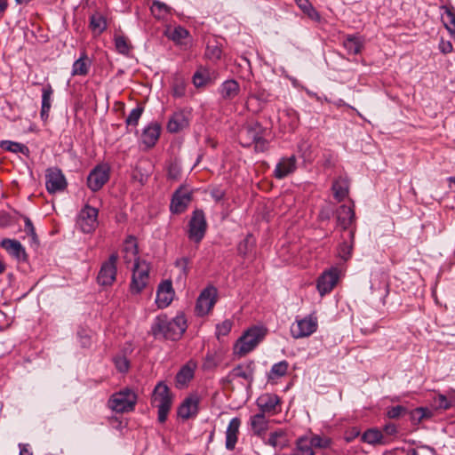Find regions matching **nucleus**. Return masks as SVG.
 Instances as JSON below:
<instances>
[{"label":"nucleus","instance_id":"obj_7","mask_svg":"<svg viewBox=\"0 0 455 455\" xmlns=\"http://www.w3.org/2000/svg\"><path fill=\"white\" fill-rule=\"evenodd\" d=\"M207 228V222L202 210H196L188 223V236L189 240L199 243L204 237Z\"/></svg>","mask_w":455,"mask_h":455},{"label":"nucleus","instance_id":"obj_41","mask_svg":"<svg viewBox=\"0 0 455 455\" xmlns=\"http://www.w3.org/2000/svg\"><path fill=\"white\" fill-rule=\"evenodd\" d=\"M289 364L286 361H281L279 363H275L268 373L269 379H275L281 377H283L288 371Z\"/></svg>","mask_w":455,"mask_h":455},{"label":"nucleus","instance_id":"obj_54","mask_svg":"<svg viewBox=\"0 0 455 455\" xmlns=\"http://www.w3.org/2000/svg\"><path fill=\"white\" fill-rule=\"evenodd\" d=\"M283 436V432H273L270 434L267 443L275 448H276V447L282 448L284 446V443H282L279 439Z\"/></svg>","mask_w":455,"mask_h":455},{"label":"nucleus","instance_id":"obj_14","mask_svg":"<svg viewBox=\"0 0 455 455\" xmlns=\"http://www.w3.org/2000/svg\"><path fill=\"white\" fill-rule=\"evenodd\" d=\"M46 188L50 194L62 191L67 187L66 179L58 168H50L46 171Z\"/></svg>","mask_w":455,"mask_h":455},{"label":"nucleus","instance_id":"obj_47","mask_svg":"<svg viewBox=\"0 0 455 455\" xmlns=\"http://www.w3.org/2000/svg\"><path fill=\"white\" fill-rule=\"evenodd\" d=\"M144 108L140 106L133 108L129 116H127L125 123L127 125L136 126L139 123V120L143 113Z\"/></svg>","mask_w":455,"mask_h":455},{"label":"nucleus","instance_id":"obj_42","mask_svg":"<svg viewBox=\"0 0 455 455\" xmlns=\"http://www.w3.org/2000/svg\"><path fill=\"white\" fill-rule=\"evenodd\" d=\"M410 419L414 424L420 423L425 419H429L432 416V412L424 407H418L409 412Z\"/></svg>","mask_w":455,"mask_h":455},{"label":"nucleus","instance_id":"obj_40","mask_svg":"<svg viewBox=\"0 0 455 455\" xmlns=\"http://www.w3.org/2000/svg\"><path fill=\"white\" fill-rule=\"evenodd\" d=\"M90 27L93 32L100 34L107 28L106 19L101 14H93L90 19Z\"/></svg>","mask_w":455,"mask_h":455},{"label":"nucleus","instance_id":"obj_24","mask_svg":"<svg viewBox=\"0 0 455 455\" xmlns=\"http://www.w3.org/2000/svg\"><path fill=\"white\" fill-rule=\"evenodd\" d=\"M161 133V125L156 123L153 122L149 124L143 131L141 135V140L143 144H145L147 147L151 148L155 146L156 141L159 139Z\"/></svg>","mask_w":455,"mask_h":455},{"label":"nucleus","instance_id":"obj_32","mask_svg":"<svg viewBox=\"0 0 455 455\" xmlns=\"http://www.w3.org/2000/svg\"><path fill=\"white\" fill-rule=\"evenodd\" d=\"M251 427L253 434L261 436L266 433L268 427V421L266 415L263 413H257L251 418Z\"/></svg>","mask_w":455,"mask_h":455},{"label":"nucleus","instance_id":"obj_8","mask_svg":"<svg viewBox=\"0 0 455 455\" xmlns=\"http://www.w3.org/2000/svg\"><path fill=\"white\" fill-rule=\"evenodd\" d=\"M317 318L309 315L302 319H297L291 326V334L294 339L308 337L317 330Z\"/></svg>","mask_w":455,"mask_h":455},{"label":"nucleus","instance_id":"obj_34","mask_svg":"<svg viewBox=\"0 0 455 455\" xmlns=\"http://www.w3.org/2000/svg\"><path fill=\"white\" fill-rule=\"evenodd\" d=\"M190 259L188 257H181L175 260L174 267L177 272V280L185 282L189 272Z\"/></svg>","mask_w":455,"mask_h":455},{"label":"nucleus","instance_id":"obj_61","mask_svg":"<svg viewBox=\"0 0 455 455\" xmlns=\"http://www.w3.org/2000/svg\"><path fill=\"white\" fill-rule=\"evenodd\" d=\"M439 49L443 53H450L452 52L453 46L450 41L442 40L439 44Z\"/></svg>","mask_w":455,"mask_h":455},{"label":"nucleus","instance_id":"obj_3","mask_svg":"<svg viewBox=\"0 0 455 455\" xmlns=\"http://www.w3.org/2000/svg\"><path fill=\"white\" fill-rule=\"evenodd\" d=\"M266 132L259 122L247 123L239 130V142L244 148L254 145L256 152H264L268 148V141L265 139Z\"/></svg>","mask_w":455,"mask_h":455},{"label":"nucleus","instance_id":"obj_43","mask_svg":"<svg viewBox=\"0 0 455 455\" xmlns=\"http://www.w3.org/2000/svg\"><path fill=\"white\" fill-rule=\"evenodd\" d=\"M309 438L310 444L313 448L319 449H326L329 448L331 444V439L327 436H321L318 435H314Z\"/></svg>","mask_w":455,"mask_h":455},{"label":"nucleus","instance_id":"obj_19","mask_svg":"<svg viewBox=\"0 0 455 455\" xmlns=\"http://www.w3.org/2000/svg\"><path fill=\"white\" fill-rule=\"evenodd\" d=\"M189 124L188 114L184 110L174 112L167 124V130L175 133L188 127Z\"/></svg>","mask_w":455,"mask_h":455},{"label":"nucleus","instance_id":"obj_63","mask_svg":"<svg viewBox=\"0 0 455 455\" xmlns=\"http://www.w3.org/2000/svg\"><path fill=\"white\" fill-rule=\"evenodd\" d=\"M20 455H32V453L30 452V451L28 448V445L20 444Z\"/></svg>","mask_w":455,"mask_h":455},{"label":"nucleus","instance_id":"obj_6","mask_svg":"<svg viewBox=\"0 0 455 455\" xmlns=\"http://www.w3.org/2000/svg\"><path fill=\"white\" fill-rule=\"evenodd\" d=\"M137 403V395L129 388H124L111 395L108 407L118 413L129 412L134 410Z\"/></svg>","mask_w":455,"mask_h":455},{"label":"nucleus","instance_id":"obj_53","mask_svg":"<svg viewBox=\"0 0 455 455\" xmlns=\"http://www.w3.org/2000/svg\"><path fill=\"white\" fill-rule=\"evenodd\" d=\"M181 172L180 165L177 162H172L168 166V178L173 180H179Z\"/></svg>","mask_w":455,"mask_h":455},{"label":"nucleus","instance_id":"obj_16","mask_svg":"<svg viewBox=\"0 0 455 455\" xmlns=\"http://www.w3.org/2000/svg\"><path fill=\"white\" fill-rule=\"evenodd\" d=\"M173 296L174 291L172 290V282L166 280L160 283L158 286L156 303L157 304L158 307L164 308L171 304L173 299Z\"/></svg>","mask_w":455,"mask_h":455},{"label":"nucleus","instance_id":"obj_38","mask_svg":"<svg viewBox=\"0 0 455 455\" xmlns=\"http://www.w3.org/2000/svg\"><path fill=\"white\" fill-rule=\"evenodd\" d=\"M0 148L9 152L21 153L26 156L29 155V149L26 145L12 140H1Z\"/></svg>","mask_w":455,"mask_h":455},{"label":"nucleus","instance_id":"obj_13","mask_svg":"<svg viewBox=\"0 0 455 455\" xmlns=\"http://www.w3.org/2000/svg\"><path fill=\"white\" fill-rule=\"evenodd\" d=\"M256 403L260 413L275 415L279 411L280 398L275 394L265 393L257 398Z\"/></svg>","mask_w":455,"mask_h":455},{"label":"nucleus","instance_id":"obj_60","mask_svg":"<svg viewBox=\"0 0 455 455\" xmlns=\"http://www.w3.org/2000/svg\"><path fill=\"white\" fill-rule=\"evenodd\" d=\"M436 403L439 408L441 409H449L451 407L450 402L447 400V398L443 395H439Z\"/></svg>","mask_w":455,"mask_h":455},{"label":"nucleus","instance_id":"obj_50","mask_svg":"<svg viewBox=\"0 0 455 455\" xmlns=\"http://www.w3.org/2000/svg\"><path fill=\"white\" fill-rule=\"evenodd\" d=\"M114 363L120 372H126L130 367V362L124 355H116Z\"/></svg>","mask_w":455,"mask_h":455},{"label":"nucleus","instance_id":"obj_15","mask_svg":"<svg viewBox=\"0 0 455 455\" xmlns=\"http://www.w3.org/2000/svg\"><path fill=\"white\" fill-rule=\"evenodd\" d=\"M297 168V158L295 156L283 157L277 163L274 170V177L282 180L293 173Z\"/></svg>","mask_w":455,"mask_h":455},{"label":"nucleus","instance_id":"obj_23","mask_svg":"<svg viewBox=\"0 0 455 455\" xmlns=\"http://www.w3.org/2000/svg\"><path fill=\"white\" fill-rule=\"evenodd\" d=\"M241 426V419L237 417L233 418L227 427L226 430V449L228 451H233L237 443V435L239 433V428Z\"/></svg>","mask_w":455,"mask_h":455},{"label":"nucleus","instance_id":"obj_44","mask_svg":"<svg viewBox=\"0 0 455 455\" xmlns=\"http://www.w3.org/2000/svg\"><path fill=\"white\" fill-rule=\"evenodd\" d=\"M193 370L187 365L183 366L176 375L177 386L186 385L193 378Z\"/></svg>","mask_w":455,"mask_h":455},{"label":"nucleus","instance_id":"obj_22","mask_svg":"<svg viewBox=\"0 0 455 455\" xmlns=\"http://www.w3.org/2000/svg\"><path fill=\"white\" fill-rule=\"evenodd\" d=\"M254 375V364L252 362H250L246 364H238L236 365L228 375L230 379H235L237 378H242L245 379L249 384H251L253 381Z\"/></svg>","mask_w":455,"mask_h":455},{"label":"nucleus","instance_id":"obj_27","mask_svg":"<svg viewBox=\"0 0 455 455\" xmlns=\"http://www.w3.org/2000/svg\"><path fill=\"white\" fill-rule=\"evenodd\" d=\"M53 89L50 84L44 85L42 89V107L40 116L42 120L47 121L52 108V97Z\"/></svg>","mask_w":455,"mask_h":455},{"label":"nucleus","instance_id":"obj_30","mask_svg":"<svg viewBox=\"0 0 455 455\" xmlns=\"http://www.w3.org/2000/svg\"><path fill=\"white\" fill-rule=\"evenodd\" d=\"M239 92L240 85L234 79L225 81L220 88V93L225 100H233L239 94Z\"/></svg>","mask_w":455,"mask_h":455},{"label":"nucleus","instance_id":"obj_57","mask_svg":"<svg viewBox=\"0 0 455 455\" xmlns=\"http://www.w3.org/2000/svg\"><path fill=\"white\" fill-rule=\"evenodd\" d=\"M410 452L411 455H435V450L426 445L412 449Z\"/></svg>","mask_w":455,"mask_h":455},{"label":"nucleus","instance_id":"obj_58","mask_svg":"<svg viewBox=\"0 0 455 455\" xmlns=\"http://www.w3.org/2000/svg\"><path fill=\"white\" fill-rule=\"evenodd\" d=\"M304 13H306L308 18H310L312 20L318 21L320 20V14L312 6L311 4L307 5L304 11H302Z\"/></svg>","mask_w":455,"mask_h":455},{"label":"nucleus","instance_id":"obj_45","mask_svg":"<svg viewBox=\"0 0 455 455\" xmlns=\"http://www.w3.org/2000/svg\"><path fill=\"white\" fill-rule=\"evenodd\" d=\"M444 13L443 14V22L445 28L452 34L455 33V12L448 8H444Z\"/></svg>","mask_w":455,"mask_h":455},{"label":"nucleus","instance_id":"obj_51","mask_svg":"<svg viewBox=\"0 0 455 455\" xmlns=\"http://www.w3.org/2000/svg\"><path fill=\"white\" fill-rule=\"evenodd\" d=\"M232 325L233 323L230 320H225L221 323L218 324L216 328L218 339H220V336L228 335L232 329Z\"/></svg>","mask_w":455,"mask_h":455},{"label":"nucleus","instance_id":"obj_46","mask_svg":"<svg viewBox=\"0 0 455 455\" xmlns=\"http://www.w3.org/2000/svg\"><path fill=\"white\" fill-rule=\"evenodd\" d=\"M115 45L117 52L121 54L128 55L131 50V44L128 39L124 36L115 37Z\"/></svg>","mask_w":455,"mask_h":455},{"label":"nucleus","instance_id":"obj_4","mask_svg":"<svg viewBox=\"0 0 455 455\" xmlns=\"http://www.w3.org/2000/svg\"><path fill=\"white\" fill-rule=\"evenodd\" d=\"M267 334V329L263 326H253L248 329L242 337H240L234 346V353L239 356H243L252 351L258 344L263 340Z\"/></svg>","mask_w":455,"mask_h":455},{"label":"nucleus","instance_id":"obj_64","mask_svg":"<svg viewBox=\"0 0 455 455\" xmlns=\"http://www.w3.org/2000/svg\"><path fill=\"white\" fill-rule=\"evenodd\" d=\"M298 6L302 10L304 11L305 8L307 7V5H308L310 3L308 2V0H295Z\"/></svg>","mask_w":455,"mask_h":455},{"label":"nucleus","instance_id":"obj_52","mask_svg":"<svg viewBox=\"0 0 455 455\" xmlns=\"http://www.w3.org/2000/svg\"><path fill=\"white\" fill-rule=\"evenodd\" d=\"M407 410L402 405L393 406L387 409V415L389 419H398L406 414Z\"/></svg>","mask_w":455,"mask_h":455},{"label":"nucleus","instance_id":"obj_1","mask_svg":"<svg viewBox=\"0 0 455 455\" xmlns=\"http://www.w3.org/2000/svg\"><path fill=\"white\" fill-rule=\"evenodd\" d=\"M187 320L183 314L170 318L166 315L156 316L151 326V332L156 339L178 340L187 330Z\"/></svg>","mask_w":455,"mask_h":455},{"label":"nucleus","instance_id":"obj_2","mask_svg":"<svg viewBox=\"0 0 455 455\" xmlns=\"http://www.w3.org/2000/svg\"><path fill=\"white\" fill-rule=\"evenodd\" d=\"M125 262L132 260V257L135 258V262L132 267V282L130 283V291L132 295L140 294L147 286L149 279V266L146 261H140L137 256V246L132 242H127L124 248Z\"/></svg>","mask_w":455,"mask_h":455},{"label":"nucleus","instance_id":"obj_20","mask_svg":"<svg viewBox=\"0 0 455 455\" xmlns=\"http://www.w3.org/2000/svg\"><path fill=\"white\" fill-rule=\"evenodd\" d=\"M338 274L336 270H331L323 273L317 281V290L323 296L330 292L338 282Z\"/></svg>","mask_w":455,"mask_h":455},{"label":"nucleus","instance_id":"obj_31","mask_svg":"<svg viewBox=\"0 0 455 455\" xmlns=\"http://www.w3.org/2000/svg\"><path fill=\"white\" fill-rule=\"evenodd\" d=\"M349 183L346 178L339 177L334 180L331 190L333 192L334 198L341 202L348 195Z\"/></svg>","mask_w":455,"mask_h":455},{"label":"nucleus","instance_id":"obj_49","mask_svg":"<svg viewBox=\"0 0 455 455\" xmlns=\"http://www.w3.org/2000/svg\"><path fill=\"white\" fill-rule=\"evenodd\" d=\"M252 245V237L248 235L237 246L238 253L242 256H246Z\"/></svg>","mask_w":455,"mask_h":455},{"label":"nucleus","instance_id":"obj_33","mask_svg":"<svg viewBox=\"0 0 455 455\" xmlns=\"http://www.w3.org/2000/svg\"><path fill=\"white\" fill-rule=\"evenodd\" d=\"M314 451L309 442L308 436L299 437L296 441L295 448L290 453L283 455H314Z\"/></svg>","mask_w":455,"mask_h":455},{"label":"nucleus","instance_id":"obj_5","mask_svg":"<svg viewBox=\"0 0 455 455\" xmlns=\"http://www.w3.org/2000/svg\"><path fill=\"white\" fill-rule=\"evenodd\" d=\"M152 403L158 410V421L160 423H164L167 419L172 404V395L170 391V388L164 382L160 381L155 387L152 394Z\"/></svg>","mask_w":455,"mask_h":455},{"label":"nucleus","instance_id":"obj_10","mask_svg":"<svg viewBox=\"0 0 455 455\" xmlns=\"http://www.w3.org/2000/svg\"><path fill=\"white\" fill-rule=\"evenodd\" d=\"M109 172L110 169L108 165H97L87 177L88 188L93 192L100 190L109 180Z\"/></svg>","mask_w":455,"mask_h":455},{"label":"nucleus","instance_id":"obj_12","mask_svg":"<svg viewBox=\"0 0 455 455\" xmlns=\"http://www.w3.org/2000/svg\"><path fill=\"white\" fill-rule=\"evenodd\" d=\"M217 300V289L213 286L205 288L199 295L196 310L198 315H205L213 307Z\"/></svg>","mask_w":455,"mask_h":455},{"label":"nucleus","instance_id":"obj_28","mask_svg":"<svg viewBox=\"0 0 455 455\" xmlns=\"http://www.w3.org/2000/svg\"><path fill=\"white\" fill-rule=\"evenodd\" d=\"M204 55L212 61L220 60L222 56V44L218 38L212 37L208 39Z\"/></svg>","mask_w":455,"mask_h":455},{"label":"nucleus","instance_id":"obj_56","mask_svg":"<svg viewBox=\"0 0 455 455\" xmlns=\"http://www.w3.org/2000/svg\"><path fill=\"white\" fill-rule=\"evenodd\" d=\"M188 36V31L186 28L179 26L174 28V30L172 33L171 37L173 41H180V40L186 38Z\"/></svg>","mask_w":455,"mask_h":455},{"label":"nucleus","instance_id":"obj_59","mask_svg":"<svg viewBox=\"0 0 455 455\" xmlns=\"http://www.w3.org/2000/svg\"><path fill=\"white\" fill-rule=\"evenodd\" d=\"M225 195V191L220 188L216 187L211 190V196L216 202L221 201L224 198Z\"/></svg>","mask_w":455,"mask_h":455},{"label":"nucleus","instance_id":"obj_55","mask_svg":"<svg viewBox=\"0 0 455 455\" xmlns=\"http://www.w3.org/2000/svg\"><path fill=\"white\" fill-rule=\"evenodd\" d=\"M186 93V84L182 80H177L173 84L172 94L176 98H180Z\"/></svg>","mask_w":455,"mask_h":455},{"label":"nucleus","instance_id":"obj_9","mask_svg":"<svg viewBox=\"0 0 455 455\" xmlns=\"http://www.w3.org/2000/svg\"><path fill=\"white\" fill-rule=\"evenodd\" d=\"M118 256L113 253L108 259L102 263L100 270L98 274L97 280L100 285H111L116 277V262Z\"/></svg>","mask_w":455,"mask_h":455},{"label":"nucleus","instance_id":"obj_48","mask_svg":"<svg viewBox=\"0 0 455 455\" xmlns=\"http://www.w3.org/2000/svg\"><path fill=\"white\" fill-rule=\"evenodd\" d=\"M23 219H24V223H25L24 231L28 235L31 236L32 243L38 244V238H37L35 227H34L31 220L27 216H25Z\"/></svg>","mask_w":455,"mask_h":455},{"label":"nucleus","instance_id":"obj_17","mask_svg":"<svg viewBox=\"0 0 455 455\" xmlns=\"http://www.w3.org/2000/svg\"><path fill=\"white\" fill-rule=\"evenodd\" d=\"M191 201V193L182 188L175 191L171 203V211L180 213L186 210Z\"/></svg>","mask_w":455,"mask_h":455},{"label":"nucleus","instance_id":"obj_29","mask_svg":"<svg viewBox=\"0 0 455 455\" xmlns=\"http://www.w3.org/2000/svg\"><path fill=\"white\" fill-rule=\"evenodd\" d=\"M343 46L349 54H358L363 46V39L355 35H347L343 39Z\"/></svg>","mask_w":455,"mask_h":455},{"label":"nucleus","instance_id":"obj_21","mask_svg":"<svg viewBox=\"0 0 455 455\" xmlns=\"http://www.w3.org/2000/svg\"><path fill=\"white\" fill-rule=\"evenodd\" d=\"M338 224L342 228L344 231L350 230L351 225L355 220V214L353 207L341 205L337 211Z\"/></svg>","mask_w":455,"mask_h":455},{"label":"nucleus","instance_id":"obj_35","mask_svg":"<svg viewBox=\"0 0 455 455\" xmlns=\"http://www.w3.org/2000/svg\"><path fill=\"white\" fill-rule=\"evenodd\" d=\"M355 228H351L348 232L349 242L344 241L339 247V256L344 260H347L351 255L354 246Z\"/></svg>","mask_w":455,"mask_h":455},{"label":"nucleus","instance_id":"obj_37","mask_svg":"<svg viewBox=\"0 0 455 455\" xmlns=\"http://www.w3.org/2000/svg\"><path fill=\"white\" fill-rule=\"evenodd\" d=\"M383 438H384V436H383V434L381 433V431H379L377 428H370V429L366 430L362 435L361 440L363 443H369L371 445H376V444L385 443V442L383 441Z\"/></svg>","mask_w":455,"mask_h":455},{"label":"nucleus","instance_id":"obj_39","mask_svg":"<svg viewBox=\"0 0 455 455\" xmlns=\"http://www.w3.org/2000/svg\"><path fill=\"white\" fill-rule=\"evenodd\" d=\"M150 11L157 20H164L171 14L172 8L163 2L154 0Z\"/></svg>","mask_w":455,"mask_h":455},{"label":"nucleus","instance_id":"obj_11","mask_svg":"<svg viewBox=\"0 0 455 455\" xmlns=\"http://www.w3.org/2000/svg\"><path fill=\"white\" fill-rule=\"evenodd\" d=\"M77 225L85 234L92 232L98 226V210L86 204L79 213Z\"/></svg>","mask_w":455,"mask_h":455},{"label":"nucleus","instance_id":"obj_18","mask_svg":"<svg viewBox=\"0 0 455 455\" xmlns=\"http://www.w3.org/2000/svg\"><path fill=\"white\" fill-rule=\"evenodd\" d=\"M199 398L196 395L187 397L178 408V416L183 419L195 417L198 412Z\"/></svg>","mask_w":455,"mask_h":455},{"label":"nucleus","instance_id":"obj_25","mask_svg":"<svg viewBox=\"0 0 455 455\" xmlns=\"http://www.w3.org/2000/svg\"><path fill=\"white\" fill-rule=\"evenodd\" d=\"M1 247L6 250L11 255L18 259L25 260L27 253L21 243L15 239L5 238L1 242Z\"/></svg>","mask_w":455,"mask_h":455},{"label":"nucleus","instance_id":"obj_26","mask_svg":"<svg viewBox=\"0 0 455 455\" xmlns=\"http://www.w3.org/2000/svg\"><path fill=\"white\" fill-rule=\"evenodd\" d=\"M214 79V72L204 67H199L192 77L194 85L196 88L206 86Z\"/></svg>","mask_w":455,"mask_h":455},{"label":"nucleus","instance_id":"obj_62","mask_svg":"<svg viewBox=\"0 0 455 455\" xmlns=\"http://www.w3.org/2000/svg\"><path fill=\"white\" fill-rule=\"evenodd\" d=\"M383 430H384L385 434L387 435H394L397 432L396 426L392 423L385 425Z\"/></svg>","mask_w":455,"mask_h":455},{"label":"nucleus","instance_id":"obj_36","mask_svg":"<svg viewBox=\"0 0 455 455\" xmlns=\"http://www.w3.org/2000/svg\"><path fill=\"white\" fill-rule=\"evenodd\" d=\"M90 67V61L85 52L82 53L81 57L76 60L72 67L71 75L75 76H85L88 74Z\"/></svg>","mask_w":455,"mask_h":455}]
</instances>
